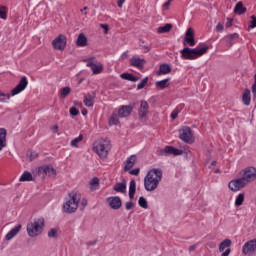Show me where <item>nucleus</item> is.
I'll use <instances>...</instances> for the list:
<instances>
[{
	"mask_svg": "<svg viewBox=\"0 0 256 256\" xmlns=\"http://www.w3.org/2000/svg\"><path fill=\"white\" fill-rule=\"evenodd\" d=\"M110 125H118L119 124V115L113 114L111 118L109 119Z\"/></svg>",
	"mask_w": 256,
	"mask_h": 256,
	"instance_id": "obj_40",
	"label": "nucleus"
},
{
	"mask_svg": "<svg viewBox=\"0 0 256 256\" xmlns=\"http://www.w3.org/2000/svg\"><path fill=\"white\" fill-rule=\"evenodd\" d=\"M179 116V110L175 109L172 113H171V119L175 120L177 119V117Z\"/></svg>",
	"mask_w": 256,
	"mask_h": 256,
	"instance_id": "obj_50",
	"label": "nucleus"
},
{
	"mask_svg": "<svg viewBox=\"0 0 256 256\" xmlns=\"http://www.w3.org/2000/svg\"><path fill=\"white\" fill-rule=\"evenodd\" d=\"M184 45H189V47H195L197 42H195V32L193 28H188L184 37Z\"/></svg>",
	"mask_w": 256,
	"mask_h": 256,
	"instance_id": "obj_15",
	"label": "nucleus"
},
{
	"mask_svg": "<svg viewBox=\"0 0 256 256\" xmlns=\"http://www.w3.org/2000/svg\"><path fill=\"white\" fill-rule=\"evenodd\" d=\"M171 29H173V25L172 24H166L164 26H160L157 29V33H169V31H171Z\"/></svg>",
	"mask_w": 256,
	"mask_h": 256,
	"instance_id": "obj_32",
	"label": "nucleus"
},
{
	"mask_svg": "<svg viewBox=\"0 0 256 256\" xmlns=\"http://www.w3.org/2000/svg\"><path fill=\"white\" fill-rule=\"evenodd\" d=\"M252 93L255 97V95H256V74L254 75V84L252 85Z\"/></svg>",
	"mask_w": 256,
	"mask_h": 256,
	"instance_id": "obj_51",
	"label": "nucleus"
},
{
	"mask_svg": "<svg viewBox=\"0 0 256 256\" xmlns=\"http://www.w3.org/2000/svg\"><path fill=\"white\" fill-rule=\"evenodd\" d=\"M120 77L121 79H125L126 81H132L133 83H137V81H139V78L129 73H122Z\"/></svg>",
	"mask_w": 256,
	"mask_h": 256,
	"instance_id": "obj_28",
	"label": "nucleus"
},
{
	"mask_svg": "<svg viewBox=\"0 0 256 256\" xmlns=\"http://www.w3.org/2000/svg\"><path fill=\"white\" fill-rule=\"evenodd\" d=\"M89 185L91 191H96L97 187H99V178H92Z\"/></svg>",
	"mask_w": 256,
	"mask_h": 256,
	"instance_id": "obj_34",
	"label": "nucleus"
},
{
	"mask_svg": "<svg viewBox=\"0 0 256 256\" xmlns=\"http://www.w3.org/2000/svg\"><path fill=\"white\" fill-rule=\"evenodd\" d=\"M231 255V248H227L222 254L221 256H228Z\"/></svg>",
	"mask_w": 256,
	"mask_h": 256,
	"instance_id": "obj_56",
	"label": "nucleus"
},
{
	"mask_svg": "<svg viewBox=\"0 0 256 256\" xmlns=\"http://www.w3.org/2000/svg\"><path fill=\"white\" fill-rule=\"evenodd\" d=\"M223 29H225V26H223V24H221V23L217 24L216 31L221 33L223 31Z\"/></svg>",
	"mask_w": 256,
	"mask_h": 256,
	"instance_id": "obj_54",
	"label": "nucleus"
},
{
	"mask_svg": "<svg viewBox=\"0 0 256 256\" xmlns=\"http://www.w3.org/2000/svg\"><path fill=\"white\" fill-rule=\"evenodd\" d=\"M50 129H51L52 133H57V131H59V126L58 125H54Z\"/></svg>",
	"mask_w": 256,
	"mask_h": 256,
	"instance_id": "obj_57",
	"label": "nucleus"
},
{
	"mask_svg": "<svg viewBox=\"0 0 256 256\" xmlns=\"http://www.w3.org/2000/svg\"><path fill=\"white\" fill-rule=\"evenodd\" d=\"M253 251H256V239L246 242L242 248V253H244V255L253 253Z\"/></svg>",
	"mask_w": 256,
	"mask_h": 256,
	"instance_id": "obj_19",
	"label": "nucleus"
},
{
	"mask_svg": "<svg viewBox=\"0 0 256 256\" xmlns=\"http://www.w3.org/2000/svg\"><path fill=\"white\" fill-rule=\"evenodd\" d=\"M209 51V46H203V47H196V48H189L185 47L180 51L182 59L188 60V61H195V59H199V57H203L205 53Z\"/></svg>",
	"mask_w": 256,
	"mask_h": 256,
	"instance_id": "obj_2",
	"label": "nucleus"
},
{
	"mask_svg": "<svg viewBox=\"0 0 256 256\" xmlns=\"http://www.w3.org/2000/svg\"><path fill=\"white\" fill-rule=\"evenodd\" d=\"M144 49L146 50V53H149V51H151V48H149V46H144Z\"/></svg>",
	"mask_w": 256,
	"mask_h": 256,
	"instance_id": "obj_63",
	"label": "nucleus"
},
{
	"mask_svg": "<svg viewBox=\"0 0 256 256\" xmlns=\"http://www.w3.org/2000/svg\"><path fill=\"white\" fill-rule=\"evenodd\" d=\"M21 229H23V226L21 224H18L17 226H15L11 231L8 232V234L5 236L6 241H11V239H13V237L17 236V234L19 233V231H21Z\"/></svg>",
	"mask_w": 256,
	"mask_h": 256,
	"instance_id": "obj_24",
	"label": "nucleus"
},
{
	"mask_svg": "<svg viewBox=\"0 0 256 256\" xmlns=\"http://www.w3.org/2000/svg\"><path fill=\"white\" fill-rule=\"evenodd\" d=\"M69 200H67L64 204H63V211L64 213H75V211H77V209H79V202L81 201V195L79 194H73L71 196V194H69Z\"/></svg>",
	"mask_w": 256,
	"mask_h": 256,
	"instance_id": "obj_5",
	"label": "nucleus"
},
{
	"mask_svg": "<svg viewBox=\"0 0 256 256\" xmlns=\"http://www.w3.org/2000/svg\"><path fill=\"white\" fill-rule=\"evenodd\" d=\"M106 202L108 203L110 209H113L114 211L121 209L123 205V201L119 196H111L106 199Z\"/></svg>",
	"mask_w": 256,
	"mask_h": 256,
	"instance_id": "obj_14",
	"label": "nucleus"
},
{
	"mask_svg": "<svg viewBox=\"0 0 256 256\" xmlns=\"http://www.w3.org/2000/svg\"><path fill=\"white\" fill-rule=\"evenodd\" d=\"M94 103H95V100H93V97L84 98V105H86V107H93Z\"/></svg>",
	"mask_w": 256,
	"mask_h": 256,
	"instance_id": "obj_41",
	"label": "nucleus"
},
{
	"mask_svg": "<svg viewBox=\"0 0 256 256\" xmlns=\"http://www.w3.org/2000/svg\"><path fill=\"white\" fill-rule=\"evenodd\" d=\"M139 207H142V209H149V204L147 203V199L145 197L141 196L138 200Z\"/></svg>",
	"mask_w": 256,
	"mask_h": 256,
	"instance_id": "obj_36",
	"label": "nucleus"
},
{
	"mask_svg": "<svg viewBox=\"0 0 256 256\" xmlns=\"http://www.w3.org/2000/svg\"><path fill=\"white\" fill-rule=\"evenodd\" d=\"M244 201H245V194L240 193L235 200V206L241 207V205H243Z\"/></svg>",
	"mask_w": 256,
	"mask_h": 256,
	"instance_id": "obj_35",
	"label": "nucleus"
},
{
	"mask_svg": "<svg viewBox=\"0 0 256 256\" xmlns=\"http://www.w3.org/2000/svg\"><path fill=\"white\" fill-rule=\"evenodd\" d=\"M57 229L56 228H51L49 231H48V237L50 239H57Z\"/></svg>",
	"mask_w": 256,
	"mask_h": 256,
	"instance_id": "obj_42",
	"label": "nucleus"
},
{
	"mask_svg": "<svg viewBox=\"0 0 256 256\" xmlns=\"http://www.w3.org/2000/svg\"><path fill=\"white\" fill-rule=\"evenodd\" d=\"M102 29H105V31H108L109 27L107 24H101Z\"/></svg>",
	"mask_w": 256,
	"mask_h": 256,
	"instance_id": "obj_62",
	"label": "nucleus"
},
{
	"mask_svg": "<svg viewBox=\"0 0 256 256\" xmlns=\"http://www.w3.org/2000/svg\"><path fill=\"white\" fill-rule=\"evenodd\" d=\"M7 147V130L5 128H0V151Z\"/></svg>",
	"mask_w": 256,
	"mask_h": 256,
	"instance_id": "obj_23",
	"label": "nucleus"
},
{
	"mask_svg": "<svg viewBox=\"0 0 256 256\" xmlns=\"http://www.w3.org/2000/svg\"><path fill=\"white\" fill-rule=\"evenodd\" d=\"M171 73V66L169 64H161L159 66L158 75H169Z\"/></svg>",
	"mask_w": 256,
	"mask_h": 256,
	"instance_id": "obj_26",
	"label": "nucleus"
},
{
	"mask_svg": "<svg viewBox=\"0 0 256 256\" xmlns=\"http://www.w3.org/2000/svg\"><path fill=\"white\" fill-rule=\"evenodd\" d=\"M8 9L6 6H0V19H3L4 21H7V13Z\"/></svg>",
	"mask_w": 256,
	"mask_h": 256,
	"instance_id": "obj_37",
	"label": "nucleus"
},
{
	"mask_svg": "<svg viewBox=\"0 0 256 256\" xmlns=\"http://www.w3.org/2000/svg\"><path fill=\"white\" fill-rule=\"evenodd\" d=\"M247 180L242 176L229 182L228 187L231 191H239L247 185Z\"/></svg>",
	"mask_w": 256,
	"mask_h": 256,
	"instance_id": "obj_12",
	"label": "nucleus"
},
{
	"mask_svg": "<svg viewBox=\"0 0 256 256\" xmlns=\"http://www.w3.org/2000/svg\"><path fill=\"white\" fill-rule=\"evenodd\" d=\"M19 181H21V182L33 181V174H31V172H29V171H25V172L21 175Z\"/></svg>",
	"mask_w": 256,
	"mask_h": 256,
	"instance_id": "obj_31",
	"label": "nucleus"
},
{
	"mask_svg": "<svg viewBox=\"0 0 256 256\" xmlns=\"http://www.w3.org/2000/svg\"><path fill=\"white\" fill-rule=\"evenodd\" d=\"M169 81H170L169 78L164 79V80L157 81V82H156V87H157L158 89H167V87L169 86Z\"/></svg>",
	"mask_w": 256,
	"mask_h": 256,
	"instance_id": "obj_30",
	"label": "nucleus"
},
{
	"mask_svg": "<svg viewBox=\"0 0 256 256\" xmlns=\"http://www.w3.org/2000/svg\"><path fill=\"white\" fill-rule=\"evenodd\" d=\"M161 179H163V170L154 168L148 171L144 178V187L146 191H155V189L159 187Z\"/></svg>",
	"mask_w": 256,
	"mask_h": 256,
	"instance_id": "obj_1",
	"label": "nucleus"
},
{
	"mask_svg": "<svg viewBox=\"0 0 256 256\" xmlns=\"http://www.w3.org/2000/svg\"><path fill=\"white\" fill-rule=\"evenodd\" d=\"M76 45L78 47H87V36H85L83 33L79 34Z\"/></svg>",
	"mask_w": 256,
	"mask_h": 256,
	"instance_id": "obj_27",
	"label": "nucleus"
},
{
	"mask_svg": "<svg viewBox=\"0 0 256 256\" xmlns=\"http://www.w3.org/2000/svg\"><path fill=\"white\" fill-rule=\"evenodd\" d=\"M237 39H239V34H237V33L228 34L224 38L226 47H233V45H235V41H237Z\"/></svg>",
	"mask_w": 256,
	"mask_h": 256,
	"instance_id": "obj_21",
	"label": "nucleus"
},
{
	"mask_svg": "<svg viewBox=\"0 0 256 256\" xmlns=\"http://www.w3.org/2000/svg\"><path fill=\"white\" fill-rule=\"evenodd\" d=\"M231 245V239H225L219 244V252L223 253L224 249H227Z\"/></svg>",
	"mask_w": 256,
	"mask_h": 256,
	"instance_id": "obj_33",
	"label": "nucleus"
},
{
	"mask_svg": "<svg viewBox=\"0 0 256 256\" xmlns=\"http://www.w3.org/2000/svg\"><path fill=\"white\" fill-rule=\"evenodd\" d=\"M241 177L246 180V182L251 183L256 179V168L253 166L246 167L240 172Z\"/></svg>",
	"mask_w": 256,
	"mask_h": 256,
	"instance_id": "obj_11",
	"label": "nucleus"
},
{
	"mask_svg": "<svg viewBox=\"0 0 256 256\" xmlns=\"http://www.w3.org/2000/svg\"><path fill=\"white\" fill-rule=\"evenodd\" d=\"M180 139L181 141H184V143H193L195 141V138L193 137V131L188 126H183L180 130Z\"/></svg>",
	"mask_w": 256,
	"mask_h": 256,
	"instance_id": "obj_10",
	"label": "nucleus"
},
{
	"mask_svg": "<svg viewBox=\"0 0 256 256\" xmlns=\"http://www.w3.org/2000/svg\"><path fill=\"white\" fill-rule=\"evenodd\" d=\"M86 66L90 67L93 75L103 73V63L99 62L97 58L90 57L85 60Z\"/></svg>",
	"mask_w": 256,
	"mask_h": 256,
	"instance_id": "obj_7",
	"label": "nucleus"
},
{
	"mask_svg": "<svg viewBox=\"0 0 256 256\" xmlns=\"http://www.w3.org/2000/svg\"><path fill=\"white\" fill-rule=\"evenodd\" d=\"M157 155L159 157H167L168 155H174L177 157V155H183V150L177 149L173 146H165V148L157 151Z\"/></svg>",
	"mask_w": 256,
	"mask_h": 256,
	"instance_id": "obj_9",
	"label": "nucleus"
},
{
	"mask_svg": "<svg viewBox=\"0 0 256 256\" xmlns=\"http://www.w3.org/2000/svg\"><path fill=\"white\" fill-rule=\"evenodd\" d=\"M26 155L30 161H33L34 159H37L39 154H37V152H28Z\"/></svg>",
	"mask_w": 256,
	"mask_h": 256,
	"instance_id": "obj_44",
	"label": "nucleus"
},
{
	"mask_svg": "<svg viewBox=\"0 0 256 256\" xmlns=\"http://www.w3.org/2000/svg\"><path fill=\"white\" fill-rule=\"evenodd\" d=\"M129 63L131 65V67H135L136 69H143V67H145V63H147V61H145L144 58H139V56H132L129 59Z\"/></svg>",
	"mask_w": 256,
	"mask_h": 256,
	"instance_id": "obj_17",
	"label": "nucleus"
},
{
	"mask_svg": "<svg viewBox=\"0 0 256 256\" xmlns=\"http://www.w3.org/2000/svg\"><path fill=\"white\" fill-rule=\"evenodd\" d=\"M45 229V218L38 217L30 221L26 226L28 237H39Z\"/></svg>",
	"mask_w": 256,
	"mask_h": 256,
	"instance_id": "obj_3",
	"label": "nucleus"
},
{
	"mask_svg": "<svg viewBox=\"0 0 256 256\" xmlns=\"http://www.w3.org/2000/svg\"><path fill=\"white\" fill-rule=\"evenodd\" d=\"M242 97H251V90L245 89L242 94Z\"/></svg>",
	"mask_w": 256,
	"mask_h": 256,
	"instance_id": "obj_55",
	"label": "nucleus"
},
{
	"mask_svg": "<svg viewBox=\"0 0 256 256\" xmlns=\"http://www.w3.org/2000/svg\"><path fill=\"white\" fill-rule=\"evenodd\" d=\"M242 103L246 106L251 105V97H242Z\"/></svg>",
	"mask_w": 256,
	"mask_h": 256,
	"instance_id": "obj_48",
	"label": "nucleus"
},
{
	"mask_svg": "<svg viewBox=\"0 0 256 256\" xmlns=\"http://www.w3.org/2000/svg\"><path fill=\"white\" fill-rule=\"evenodd\" d=\"M111 149V142L108 139H101L99 142L93 144V151L97 153L100 159H105L109 155Z\"/></svg>",
	"mask_w": 256,
	"mask_h": 256,
	"instance_id": "obj_4",
	"label": "nucleus"
},
{
	"mask_svg": "<svg viewBox=\"0 0 256 256\" xmlns=\"http://www.w3.org/2000/svg\"><path fill=\"white\" fill-rule=\"evenodd\" d=\"M70 115H72V117H77V115H79L78 109L75 108V107H71L70 108Z\"/></svg>",
	"mask_w": 256,
	"mask_h": 256,
	"instance_id": "obj_46",
	"label": "nucleus"
},
{
	"mask_svg": "<svg viewBox=\"0 0 256 256\" xmlns=\"http://www.w3.org/2000/svg\"><path fill=\"white\" fill-rule=\"evenodd\" d=\"M133 207H135V203H133V202H126V204H125L126 211H131V209H133Z\"/></svg>",
	"mask_w": 256,
	"mask_h": 256,
	"instance_id": "obj_47",
	"label": "nucleus"
},
{
	"mask_svg": "<svg viewBox=\"0 0 256 256\" xmlns=\"http://www.w3.org/2000/svg\"><path fill=\"white\" fill-rule=\"evenodd\" d=\"M81 205H82L81 210L83 211V209H85V207H87V199H83V200L81 201Z\"/></svg>",
	"mask_w": 256,
	"mask_h": 256,
	"instance_id": "obj_58",
	"label": "nucleus"
},
{
	"mask_svg": "<svg viewBox=\"0 0 256 256\" xmlns=\"http://www.w3.org/2000/svg\"><path fill=\"white\" fill-rule=\"evenodd\" d=\"M37 174L45 179V177H57V170L51 165L40 166L37 169Z\"/></svg>",
	"mask_w": 256,
	"mask_h": 256,
	"instance_id": "obj_8",
	"label": "nucleus"
},
{
	"mask_svg": "<svg viewBox=\"0 0 256 256\" xmlns=\"http://www.w3.org/2000/svg\"><path fill=\"white\" fill-rule=\"evenodd\" d=\"M28 85H29V81L27 80V78L25 76L22 77L19 83L17 84V86L11 90L12 97H15V95H19V93H22V91H25ZM11 95L0 92V97H11Z\"/></svg>",
	"mask_w": 256,
	"mask_h": 256,
	"instance_id": "obj_6",
	"label": "nucleus"
},
{
	"mask_svg": "<svg viewBox=\"0 0 256 256\" xmlns=\"http://www.w3.org/2000/svg\"><path fill=\"white\" fill-rule=\"evenodd\" d=\"M52 47L58 51H63L65 47H67V37L63 34H59L58 37L52 41Z\"/></svg>",
	"mask_w": 256,
	"mask_h": 256,
	"instance_id": "obj_13",
	"label": "nucleus"
},
{
	"mask_svg": "<svg viewBox=\"0 0 256 256\" xmlns=\"http://www.w3.org/2000/svg\"><path fill=\"white\" fill-rule=\"evenodd\" d=\"M147 113H149V103H147V101H142L138 110L139 119L145 121V119H147Z\"/></svg>",
	"mask_w": 256,
	"mask_h": 256,
	"instance_id": "obj_18",
	"label": "nucleus"
},
{
	"mask_svg": "<svg viewBox=\"0 0 256 256\" xmlns=\"http://www.w3.org/2000/svg\"><path fill=\"white\" fill-rule=\"evenodd\" d=\"M71 93V88L69 86L63 87L60 89V96L61 97H67Z\"/></svg>",
	"mask_w": 256,
	"mask_h": 256,
	"instance_id": "obj_39",
	"label": "nucleus"
},
{
	"mask_svg": "<svg viewBox=\"0 0 256 256\" xmlns=\"http://www.w3.org/2000/svg\"><path fill=\"white\" fill-rule=\"evenodd\" d=\"M195 249H197V245H191L189 247V252L191 253V251H195Z\"/></svg>",
	"mask_w": 256,
	"mask_h": 256,
	"instance_id": "obj_61",
	"label": "nucleus"
},
{
	"mask_svg": "<svg viewBox=\"0 0 256 256\" xmlns=\"http://www.w3.org/2000/svg\"><path fill=\"white\" fill-rule=\"evenodd\" d=\"M123 3H125V0H118L117 6L121 9V7H123Z\"/></svg>",
	"mask_w": 256,
	"mask_h": 256,
	"instance_id": "obj_60",
	"label": "nucleus"
},
{
	"mask_svg": "<svg viewBox=\"0 0 256 256\" xmlns=\"http://www.w3.org/2000/svg\"><path fill=\"white\" fill-rule=\"evenodd\" d=\"M113 191L116 193H127V180L123 179L122 182H118L113 186Z\"/></svg>",
	"mask_w": 256,
	"mask_h": 256,
	"instance_id": "obj_20",
	"label": "nucleus"
},
{
	"mask_svg": "<svg viewBox=\"0 0 256 256\" xmlns=\"http://www.w3.org/2000/svg\"><path fill=\"white\" fill-rule=\"evenodd\" d=\"M10 99V97L0 98V103H2L3 105H9Z\"/></svg>",
	"mask_w": 256,
	"mask_h": 256,
	"instance_id": "obj_49",
	"label": "nucleus"
},
{
	"mask_svg": "<svg viewBox=\"0 0 256 256\" xmlns=\"http://www.w3.org/2000/svg\"><path fill=\"white\" fill-rule=\"evenodd\" d=\"M147 83H149V78L145 77L137 86L138 90H141L145 87V85H147Z\"/></svg>",
	"mask_w": 256,
	"mask_h": 256,
	"instance_id": "obj_43",
	"label": "nucleus"
},
{
	"mask_svg": "<svg viewBox=\"0 0 256 256\" xmlns=\"http://www.w3.org/2000/svg\"><path fill=\"white\" fill-rule=\"evenodd\" d=\"M251 21H250V25H249V29H255V27H256V16L255 15H253V16H251Z\"/></svg>",
	"mask_w": 256,
	"mask_h": 256,
	"instance_id": "obj_45",
	"label": "nucleus"
},
{
	"mask_svg": "<svg viewBox=\"0 0 256 256\" xmlns=\"http://www.w3.org/2000/svg\"><path fill=\"white\" fill-rule=\"evenodd\" d=\"M247 12V8L243 6V2H238L234 8V13L238 15H243V13Z\"/></svg>",
	"mask_w": 256,
	"mask_h": 256,
	"instance_id": "obj_29",
	"label": "nucleus"
},
{
	"mask_svg": "<svg viewBox=\"0 0 256 256\" xmlns=\"http://www.w3.org/2000/svg\"><path fill=\"white\" fill-rule=\"evenodd\" d=\"M137 161V157L135 155H131L125 162H124V171H131L135 166V162Z\"/></svg>",
	"mask_w": 256,
	"mask_h": 256,
	"instance_id": "obj_22",
	"label": "nucleus"
},
{
	"mask_svg": "<svg viewBox=\"0 0 256 256\" xmlns=\"http://www.w3.org/2000/svg\"><path fill=\"white\" fill-rule=\"evenodd\" d=\"M133 109H135V103H132L130 105H122L118 109V117H121V118L129 117V115L133 113Z\"/></svg>",
	"mask_w": 256,
	"mask_h": 256,
	"instance_id": "obj_16",
	"label": "nucleus"
},
{
	"mask_svg": "<svg viewBox=\"0 0 256 256\" xmlns=\"http://www.w3.org/2000/svg\"><path fill=\"white\" fill-rule=\"evenodd\" d=\"M232 26H233V19L227 18L226 28L229 29V27H232Z\"/></svg>",
	"mask_w": 256,
	"mask_h": 256,
	"instance_id": "obj_53",
	"label": "nucleus"
},
{
	"mask_svg": "<svg viewBox=\"0 0 256 256\" xmlns=\"http://www.w3.org/2000/svg\"><path fill=\"white\" fill-rule=\"evenodd\" d=\"M83 141V134H80L78 137L73 139L70 143L71 147H77L78 143H81Z\"/></svg>",
	"mask_w": 256,
	"mask_h": 256,
	"instance_id": "obj_38",
	"label": "nucleus"
},
{
	"mask_svg": "<svg viewBox=\"0 0 256 256\" xmlns=\"http://www.w3.org/2000/svg\"><path fill=\"white\" fill-rule=\"evenodd\" d=\"M140 169L139 168H135L129 171L130 175H139Z\"/></svg>",
	"mask_w": 256,
	"mask_h": 256,
	"instance_id": "obj_52",
	"label": "nucleus"
},
{
	"mask_svg": "<svg viewBox=\"0 0 256 256\" xmlns=\"http://www.w3.org/2000/svg\"><path fill=\"white\" fill-rule=\"evenodd\" d=\"M215 165H217V161L216 160L211 162V167H215Z\"/></svg>",
	"mask_w": 256,
	"mask_h": 256,
	"instance_id": "obj_64",
	"label": "nucleus"
},
{
	"mask_svg": "<svg viewBox=\"0 0 256 256\" xmlns=\"http://www.w3.org/2000/svg\"><path fill=\"white\" fill-rule=\"evenodd\" d=\"M137 191V182H135V179H132L130 181V185H129V199H135V193Z\"/></svg>",
	"mask_w": 256,
	"mask_h": 256,
	"instance_id": "obj_25",
	"label": "nucleus"
},
{
	"mask_svg": "<svg viewBox=\"0 0 256 256\" xmlns=\"http://www.w3.org/2000/svg\"><path fill=\"white\" fill-rule=\"evenodd\" d=\"M169 7H171V2H166L163 4V9H169Z\"/></svg>",
	"mask_w": 256,
	"mask_h": 256,
	"instance_id": "obj_59",
	"label": "nucleus"
}]
</instances>
